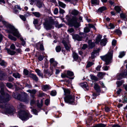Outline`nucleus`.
Here are the masks:
<instances>
[{
	"label": "nucleus",
	"mask_w": 127,
	"mask_h": 127,
	"mask_svg": "<svg viewBox=\"0 0 127 127\" xmlns=\"http://www.w3.org/2000/svg\"><path fill=\"white\" fill-rule=\"evenodd\" d=\"M4 86L3 83H1L0 84V93L1 95L0 96V103H2L3 102L9 101L11 98L9 95L7 94H4ZM0 107L2 108L6 113L11 114L14 111L13 109L9 107L7 104H6L3 106L0 105Z\"/></svg>",
	"instance_id": "obj_1"
},
{
	"label": "nucleus",
	"mask_w": 127,
	"mask_h": 127,
	"mask_svg": "<svg viewBox=\"0 0 127 127\" xmlns=\"http://www.w3.org/2000/svg\"><path fill=\"white\" fill-rule=\"evenodd\" d=\"M13 96L15 98L26 103H27L29 102V95L26 93H24L21 95L18 93L14 94Z\"/></svg>",
	"instance_id": "obj_2"
},
{
	"label": "nucleus",
	"mask_w": 127,
	"mask_h": 127,
	"mask_svg": "<svg viewBox=\"0 0 127 127\" xmlns=\"http://www.w3.org/2000/svg\"><path fill=\"white\" fill-rule=\"evenodd\" d=\"M64 95L66 96L64 97V100L65 102L71 103L74 102V97L71 95H68L70 94V92L69 90L68 89L64 90Z\"/></svg>",
	"instance_id": "obj_3"
},
{
	"label": "nucleus",
	"mask_w": 127,
	"mask_h": 127,
	"mask_svg": "<svg viewBox=\"0 0 127 127\" xmlns=\"http://www.w3.org/2000/svg\"><path fill=\"white\" fill-rule=\"evenodd\" d=\"M113 53V51H111L105 55L101 57V59L105 62V64L106 65H108L111 63V60L112 58Z\"/></svg>",
	"instance_id": "obj_4"
},
{
	"label": "nucleus",
	"mask_w": 127,
	"mask_h": 127,
	"mask_svg": "<svg viewBox=\"0 0 127 127\" xmlns=\"http://www.w3.org/2000/svg\"><path fill=\"white\" fill-rule=\"evenodd\" d=\"M9 29L7 30V32L9 33H12L13 35L18 38L20 37L21 36L17 30L15 29L12 26H8Z\"/></svg>",
	"instance_id": "obj_5"
},
{
	"label": "nucleus",
	"mask_w": 127,
	"mask_h": 127,
	"mask_svg": "<svg viewBox=\"0 0 127 127\" xmlns=\"http://www.w3.org/2000/svg\"><path fill=\"white\" fill-rule=\"evenodd\" d=\"M77 18L75 16H73L71 19L67 20L68 24L70 26H73L78 28L79 26V24L77 22Z\"/></svg>",
	"instance_id": "obj_6"
},
{
	"label": "nucleus",
	"mask_w": 127,
	"mask_h": 127,
	"mask_svg": "<svg viewBox=\"0 0 127 127\" xmlns=\"http://www.w3.org/2000/svg\"><path fill=\"white\" fill-rule=\"evenodd\" d=\"M54 23V21L52 19L45 20L43 24L45 28L47 30H49L52 27Z\"/></svg>",
	"instance_id": "obj_7"
},
{
	"label": "nucleus",
	"mask_w": 127,
	"mask_h": 127,
	"mask_svg": "<svg viewBox=\"0 0 127 127\" xmlns=\"http://www.w3.org/2000/svg\"><path fill=\"white\" fill-rule=\"evenodd\" d=\"M29 114L24 111H22L19 113V118L23 120H25L28 118Z\"/></svg>",
	"instance_id": "obj_8"
},
{
	"label": "nucleus",
	"mask_w": 127,
	"mask_h": 127,
	"mask_svg": "<svg viewBox=\"0 0 127 127\" xmlns=\"http://www.w3.org/2000/svg\"><path fill=\"white\" fill-rule=\"evenodd\" d=\"M62 43L64 44L66 49L67 50H69L71 46L70 44H69V41L67 40L66 41L65 40H64L62 41Z\"/></svg>",
	"instance_id": "obj_9"
},
{
	"label": "nucleus",
	"mask_w": 127,
	"mask_h": 127,
	"mask_svg": "<svg viewBox=\"0 0 127 127\" xmlns=\"http://www.w3.org/2000/svg\"><path fill=\"white\" fill-rule=\"evenodd\" d=\"M62 43L64 44L66 49L67 50H69L71 46L70 44H69V41L67 40L66 41L65 40H64L62 41Z\"/></svg>",
	"instance_id": "obj_10"
},
{
	"label": "nucleus",
	"mask_w": 127,
	"mask_h": 127,
	"mask_svg": "<svg viewBox=\"0 0 127 127\" xmlns=\"http://www.w3.org/2000/svg\"><path fill=\"white\" fill-rule=\"evenodd\" d=\"M50 87L49 85H45L42 86L41 89L44 91H46L50 89Z\"/></svg>",
	"instance_id": "obj_11"
},
{
	"label": "nucleus",
	"mask_w": 127,
	"mask_h": 127,
	"mask_svg": "<svg viewBox=\"0 0 127 127\" xmlns=\"http://www.w3.org/2000/svg\"><path fill=\"white\" fill-rule=\"evenodd\" d=\"M100 50V49H98L97 50H95L92 52L91 54V58L93 59L95 57V55L97 53L99 52Z\"/></svg>",
	"instance_id": "obj_12"
},
{
	"label": "nucleus",
	"mask_w": 127,
	"mask_h": 127,
	"mask_svg": "<svg viewBox=\"0 0 127 127\" xmlns=\"http://www.w3.org/2000/svg\"><path fill=\"white\" fill-rule=\"evenodd\" d=\"M74 39H76L78 41H80L82 40V37L79 36L78 34H75L72 35Z\"/></svg>",
	"instance_id": "obj_13"
},
{
	"label": "nucleus",
	"mask_w": 127,
	"mask_h": 127,
	"mask_svg": "<svg viewBox=\"0 0 127 127\" xmlns=\"http://www.w3.org/2000/svg\"><path fill=\"white\" fill-rule=\"evenodd\" d=\"M30 76L36 81H38V77L36 75L33 74H31L30 75Z\"/></svg>",
	"instance_id": "obj_14"
},
{
	"label": "nucleus",
	"mask_w": 127,
	"mask_h": 127,
	"mask_svg": "<svg viewBox=\"0 0 127 127\" xmlns=\"http://www.w3.org/2000/svg\"><path fill=\"white\" fill-rule=\"evenodd\" d=\"M102 37V36L100 35H97L95 39V43L96 44H98L99 42H100V40Z\"/></svg>",
	"instance_id": "obj_15"
},
{
	"label": "nucleus",
	"mask_w": 127,
	"mask_h": 127,
	"mask_svg": "<svg viewBox=\"0 0 127 127\" xmlns=\"http://www.w3.org/2000/svg\"><path fill=\"white\" fill-rule=\"evenodd\" d=\"M81 86L83 88H85L86 90H88L89 88L88 86V85L87 83L86 82H84L81 84Z\"/></svg>",
	"instance_id": "obj_16"
},
{
	"label": "nucleus",
	"mask_w": 127,
	"mask_h": 127,
	"mask_svg": "<svg viewBox=\"0 0 127 127\" xmlns=\"http://www.w3.org/2000/svg\"><path fill=\"white\" fill-rule=\"evenodd\" d=\"M35 71L39 76L41 77L42 78H43V74L42 73H41V71L40 70L37 69L35 70Z\"/></svg>",
	"instance_id": "obj_17"
},
{
	"label": "nucleus",
	"mask_w": 127,
	"mask_h": 127,
	"mask_svg": "<svg viewBox=\"0 0 127 127\" xmlns=\"http://www.w3.org/2000/svg\"><path fill=\"white\" fill-rule=\"evenodd\" d=\"M127 73L125 74V73H122L117 76V78L118 79L120 80L123 78V77H124L126 76V74Z\"/></svg>",
	"instance_id": "obj_18"
},
{
	"label": "nucleus",
	"mask_w": 127,
	"mask_h": 127,
	"mask_svg": "<svg viewBox=\"0 0 127 127\" xmlns=\"http://www.w3.org/2000/svg\"><path fill=\"white\" fill-rule=\"evenodd\" d=\"M107 40L106 38L103 39L101 40L100 44L102 46H105L107 43Z\"/></svg>",
	"instance_id": "obj_19"
},
{
	"label": "nucleus",
	"mask_w": 127,
	"mask_h": 127,
	"mask_svg": "<svg viewBox=\"0 0 127 127\" xmlns=\"http://www.w3.org/2000/svg\"><path fill=\"white\" fill-rule=\"evenodd\" d=\"M94 88L97 92L98 93L100 92V87L98 84H95Z\"/></svg>",
	"instance_id": "obj_20"
},
{
	"label": "nucleus",
	"mask_w": 127,
	"mask_h": 127,
	"mask_svg": "<svg viewBox=\"0 0 127 127\" xmlns=\"http://www.w3.org/2000/svg\"><path fill=\"white\" fill-rule=\"evenodd\" d=\"M6 50L7 51V53L9 54L12 55H14L16 53L15 51L13 50H11L10 49H6Z\"/></svg>",
	"instance_id": "obj_21"
},
{
	"label": "nucleus",
	"mask_w": 127,
	"mask_h": 127,
	"mask_svg": "<svg viewBox=\"0 0 127 127\" xmlns=\"http://www.w3.org/2000/svg\"><path fill=\"white\" fill-rule=\"evenodd\" d=\"M106 125L103 124L99 123L96 124L92 127H105Z\"/></svg>",
	"instance_id": "obj_22"
},
{
	"label": "nucleus",
	"mask_w": 127,
	"mask_h": 127,
	"mask_svg": "<svg viewBox=\"0 0 127 127\" xmlns=\"http://www.w3.org/2000/svg\"><path fill=\"white\" fill-rule=\"evenodd\" d=\"M2 23L7 28V29L6 30L7 31V30H8L9 29V27H8V26H12L11 25L9 24L7 22H6L5 21H2Z\"/></svg>",
	"instance_id": "obj_23"
},
{
	"label": "nucleus",
	"mask_w": 127,
	"mask_h": 127,
	"mask_svg": "<svg viewBox=\"0 0 127 127\" xmlns=\"http://www.w3.org/2000/svg\"><path fill=\"white\" fill-rule=\"evenodd\" d=\"M27 92L30 93L31 94L35 95L36 93V91L35 89L29 90L27 91Z\"/></svg>",
	"instance_id": "obj_24"
},
{
	"label": "nucleus",
	"mask_w": 127,
	"mask_h": 127,
	"mask_svg": "<svg viewBox=\"0 0 127 127\" xmlns=\"http://www.w3.org/2000/svg\"><path fill=\"white\" fill-rule=\"evenodd\" d=\"M79 13V12L76 10L74 9L72 10L71 13L73 15H77Z\"/></svg>",
	"instance_id": "obj_25"
},
{
	"label": "nucleus",
	"mask_w": 127,
	"mask_h": 127,
	"mask_svg": "<svg viewBox=\"0 0 127 127\" xmlns=\"http://www.w3.org/2000/svg\"><path fill=\"white\" fill-rule=\"evenodd\" d=\"M50 62L51 64L53 65L54 66H56L57 64V62L54 61V59L53 58L50 59Z\"/></svg>",
	"instance_id": "obj_26"
},
{
	"label": "nucleus",
	"mask_w": 127,
	"mask_h": 127,
	"mask_svg": "<svg viewBox=\"0 0 127 127\" xmlns=\"http://www.w3.org/2000/svg\"><path fill=\"white\" fill-rule=\"evenodd\" d=\"M88 43L89 46L91 48H93L95 46L94 43L92 42L91 40H89V41Z\"/></svg>",
	"instance_id": "obj_27"
},
{
	"label": "nucleus",
	"mask_w": 127,
	"mask_h": 127,
	"mask_svg": "<svg viewBox=\"0 0 127 127\" xmlns=\"http://www.w3.org/2000/svg\"><path fill=\"white\" fill-rule=\"evenodd\" d=\"M32 14L34 16L37 18H39L41 16V14L40 13L38 12H33L32 13Z\"/></svg>",
	"instance_id": "obj_28"
},
{
	"label": "nucleus",
	"mask_w": 127,
	"mask_h": 127,
	"mask_svg": "<svg viewBox=\"0 0 127 127\" xmlns=\"http://www.w3.org/2000/svg\"><path fill=\"white\" fill-rule=\"evenodd\" d=\"M7 77V75L5 74H0V80H2L5 79Z\"/></svg>",
	"instance_id": "obj_29"
},
{
	"label": "nucleus",
	"mask_w": 127,
	"mask_h": 127,
	"mask_svg": "<svg viewBox=\"0 0 127 127\" xmlns=\"http://www.w3.org/2000/svg\"><path fill=\"white\" fill-rule=\"evenodd\" d=\"M58 4L60 6L63 8H64L66 6L65 4L60 1H58Z\"/></svg>",
	"instance_id": "obj_30"
},
{
	"label": "nucleus",
	"mask_w": 127,
	"mask_h": 127,
	"mask_svg": "<svg viewBox=\"0 0 127 127\" xmlns=\"http://www.w3.org/2000/svg\"><path fill=\"white\" fill-rule=\"evenodd\" d=\"M91 79L95 81H96L98 79L95 76L92 74H91L90 75Z\"/></svg>",
	"instance_id": "obj_31"
},
{
	"label": "nucleus",
	"mask_w": 127,
	"mask_h": 127,
	"mask_svg": "<svg viewBox=\"0 0 127 127\" xmlns=\"http://www.w3.org/2000/svg\"><path fill=\"white\" fill-rule=\"evenodd\" d=\"M8 37L9 39H10L12 40L15 41L17 40V39L16 38L10 34L8 35Z\"/></svg>",
	"instance_id": "obj_32"
},
{
	"label": "nucleus",
	"mask_w": 127,
	"mask_h": 127,
	"mask_svg": "<svg viewBox=\"0 0 127 127\" xmlns=\"http://www.w3.org/2000/svg\"><path fill=\"white\" fill-rule=\"evenodd\" d=\"M13 76L15 78H20V75L18 73H13Z\"/></svg>",
	"instance_id": "obj_33"
},
{
	"label": "nucleus",
	"mask_w": 127,
	"mask_h": 127,
	"mask_svg": "<svg viewBox=\"0 0 127 127\" xmlns=\"http://www.w3.org/2000/svg\"><path fill=\"white\" fill-rule=\"evenodd\" d=\"M106 9V7L104 6L99 8L98 9V11L99 12H102Z\"/></svg>",
	"instance_id": "obj_34"
},
{
	"label": "nucleus",
	"mask_w": 127,
	"mask_h": 127,
	"mask_svg": "<svg viewBox=\"0 0 127 127\" xmlns=\"http://www.w3.org/2000/svg\"><path fill=\"white\" fill-rule=\"evenodd\" d=\"M73 58L75 60H77L78 58V55L75 52L73 53Z\"/></svg>",
	"instance_id": "obj_35"
},
{
	"label": "nucleus",
	"mask_w": 127,
	"mask_h": 127,
	"mask_svg": "<svg viewBox=\"0 0 127 127\" xmlns=\"http://www.w3.org/2000/svg\"><path fill=\"white\" fill-rule=\"evenodd\" d=\"M50 74L47 70H45V71L44 76L46 78L49 77L50 76Z\"/></svg>",
	"instance_id": "obj_36"
},
{
	"label": "nucleus",
	"mask_w": 127,
	"mask_h": 127,
	"mask_svg": "<svg viewBox=\"0 0 127 127\" xmlns=\"http://www.w3.org/2000/svg\"><path fill=\"white\" fill-rule=\"evenodd\" d=\"M104 75L103 73L100 72H99L97 76L98 77L100 78H102L103 76Z\"/></svg>",
	"instance_id": "obj_37"
},
{
	"label": "nucleus",
	"mask_w": 127,
	"mask_h": 127,
	"mask_svg": "<svg viewBox=\"0 0 127 127\" xmlns=\"http://www.w3.org/2000/svg\"><path fill=\"white\" fill-rule=\"evenodd\" d=\"M61 48L60 46H57L56 48V50L57 52H59L61 50Z\"/></svg>",
	"instance_id": "obj_38"
},
{
	"label": "nucleus",
	"mask_w": 127,
	"mask_h": 127,
	"mask_svg": "<svg viewBox=\"0 0 127 127\" xmlns=\"http://www.w3.org/2000/svg\"><path fill=\"white\" fill-rule=\"evenodd\" d=\"M67 75L69 76H71L73 75V73L72 72L69 71H67Z\"/></svg>",
	"instance_id": "obj_39"
},
{
	"label": "nucleus",
	"mask_w": 127,
	"mask_h": 127,
	"mask_svg": "<svg viewBox=\"0 0 127 127\" xmlns=\"http://www.w3.org/2000/svg\"><path fill=\"white\" fill-rule=\"evenodd\" d=\"M114 9L117 12H119L121 10V9L118 6H115Z\"/></svg>",
	"instance_id": "obj_40"
},
{
	"label": "nucleus",
	"mask_w": 127,
	"mask_h": 127,
	"mask_svg": "<svg viewBox=\"0 0 127 127\" xmlns=\"http://www.w3.org/2000/svg\"><path fill=\"white\" fill-rule=\"evenodd\" d=\"M18 108L20 109L21 108H25V106L24 105L20 103L19 105L18 106Z\"/></svg>",
	"instance_id": "obj_41"
},
{
	"label": "nucleus",
	"mask_w": 127,
	"mask_h": 127,
	"mask_svg": "<svg viewBox=\"0 0 127 127\" xmlns=\"http://www.w3.org/2000/svg\"><path fill=\"white\" fill-rule=\"evenodd\" d=\"M90 31V29L87 27L85 28L84 29V32H85L87 33L89 32Z\"/></svg>",
	"instance_id": "obj_42"
},
{
	"label": "nucleus",
	"mask_w": 127,
	"mask_h": 127,
	"mask_svg": "<svg viewBox=\"0 0 127 127\" xmlns=\"http://www.w3.org/2000/svg\"><path fill=\"white\" fill-rule=\"evenodd\" d=\"M125 53L124 52H122L120 53L119 57L120 58H122L125 55Z\"/></svg>",
	"instance_id": "obj_43"
},
{
	"label": "nucleus",
	"mask_w": 127,
	"mask_h": 127,
	"mask_svg": "<svg viewBox=\"0 0 127 127\" xmlns=\"http://www.w3.org/2000/svg\"><path fill=\"white\" fill-rule=\"evenodd\" d=\"M19 16L20 18L23 20V21H26V19L25 16L22 15H20Z\"/></svg>",
	"instance_id": "obj_44"
},
{
	"label": "nucleus",
	"mask_w": 127,
	"mask_h": 127,
	"mask_svg": "<svg viewBox=\"0 0 127 127\" xmlns=\"http://www.w3.org/2000/svg\"><path fill=\"white\" fill-rule=\"evenodd\" d=\"M37 6L39 8L41 7L42 6V3L40 1H37Z\"/></svg>",
	"instance_id": "obj_45"
},
{
	"label": "nucleus",
	"mask_w": 127,
	"mask_h": 127,
	"mask_svg": "<svg viewBox=\"0 0 127 127\" xmlns=\"http://www.w3.org/2000/svg\"><path fill=\"white\" fill-rule=\"evenodd\" d=\"M94 64V63L92 62H88L86 66L87 67H90L91 66L93 65Z\"/></svg>",
	"instance_id": "obj_46"
},
{
	"label": "nucleus",
	"mask_w": 127,
	"mask_h": 127,
	"mask_svg": "<svg viewBox=\"0 0 127 127\" xmlns=\"http://www.w3.org/2000/svg\"><path fill=\"white\" fill-rule=\"evenodd\" d=\"M115 32L119 35H121L122 34V32L119 30H117L115 31Z\"/></svg>",
	"instance_id": "obj_47"
},
{
	"label": "nucleus",
	"mask_w": 127,
	"mask_h": 127,
	"mask_svg": "<svg viewBox=\"0 0 127 127\" xmlns=\"http://www.w3.org/2000/svg\"><path fill=\"white\" fill-rule=\"evenodd\" d=\"M122 83L123 82L122 81H118L116 83L117 86L118 87H120L122 84Z\"/></svg>",
	"instance_id": "obj_48"
},
{
	"label": "nucleus",
	"mask_w": 127,
	"mask_h": 127,
	"mask_svg": "<svg viewBox=\"0 0 127 127\" xmlns=\"http://www.w3.org/2000/svg\"><path fill=\"white\" fill-rule=\"evenodd\" d=\"M91 1L92 4H98L97 0H91Z\"/></svg>",
	"instance_id": "obj_49"
},
{
	"label": "nucleus",
	"mask_w": 127,
	"mask_h": 127,
	"mask_svg": "<svg viewBox=\"0 0 127 127\" xmlns=\"http://www.w3.org/2000/svg\"><path fill=\"white\" fill-rule=\"evenodd\" d=\"M50 94L52 96H54L56 95V92L55 91H53L51 92Z\"/></svg>",
	"instance_id": "obj_50"
},
{
	"label": "nucleus",
	"mask_w": 127,
	"mask_h": 127,
	"mask_svg": "<svg viewBox=\"0 0 127 127\" xmlns=\"http://www.w3.org/2000/svg\"><path fill=\"white\" fill-rule=\"evenodd\" d=\"M120 17L121 18H122L123 19H125L126 17V15L123 13L120 14Z\"/></svg>",
	"instance_id": "obj_51"
},
{
	"label": "nucleus",
	"mask_w": 127,
	"mask_h": 127,
	"mask_svg": "<svg viewBox=\"0 0 127 127\" xmlns=\"http://www.w3.org/2000/svg\"><path fill=\"white\" fill-rule=\"evenodd\" d=\"M38 23V21L37 19H34V20L33 21V23L35 26V25L37 24Z\"/></svg>",
	"instance_id": "obj_52"
},
{
	"label": "nucleus",
	"mask_w": 127,
	"mask_h": 127,
	"mask_svg": "<svg viewBox=\"0 0 127 127\" xmlns=\"http://www.w3.org/2000/svg\"><path fill=\"white\" fill-rule=\"evenodd\" d=\"M39 94L38 95L39 96L42 97L45 95V94L44 93L41 91L39 92Z\"/></svg>",
	"instance_id": "obj_53"
},
{
	"label": "nucleus",
	"mask_w": 127,
	"mask_h": 127,
	"mask_svg": "<svg viewBox=\"0 0 127 127\" xmlns=\"http://www.w3.org/2000/svg\"><path fill=\"white\" fill-rule=\"evenodd\" d=\"M109 26L110 27L109 28V29H114L115 27L114 25L111 23H110L109 25Z\"/></svg>",
	"instance_id": "obj_54"
},
{
	"label": "nucleus",
	"mask_w": 127,
	"mask_h": 127,
	"mask_svg": "<svg viewBox=\"0 0 127 127\" xmlns=\"http://www.w3.org/2000/svg\"><path fill=\"white\" fill-rule=\"evenodd\" d=\"M61 76L63 78H64L66 77L69 78L67 76V74H66L65 73L62 74L61 75Z\"/></svg>",
	"instance_id": "obj_55"
},
{
	"label": "nucleus",
	"mask_w": 127,
	"mask_h": 127,
	"mask_svg": "<svg viewBox=\"0 0 127 127\" xmlns=\"http://www.w3.org/2000/svg\"><path fill=\"white\" fill-rule=\"evenodd\" d=\"M24 73L25 75H27L28 74L29 71H28L26 69H24Z\"/></svg>",
	"instance_id": "obj_56"
},
{
	"label": "nucleus",
	"mask_w": 127,
	"mask_h": 127,
	"mask_svg": "<svg viewBox=\"0 0 127 127\" xmlns=\"http://www.w3.org/2000/svg\"><path fill=\"white\" fill-rule=\"evenodd\" d=\"M67 31L70 33H72L74 31V29L72 28H71L68 29Z\"/></svg>",
	"instance_id": "obj_57"
},
{
	"label": "nucleus",
	"mask_w": 127,
	"mask_h": 127,
	"mask_svg": "<svg viewBox=\"0 0 127 127\" xmlns=\"http://www.w3.org/2000/svg\"><path fill=\"white\" fill-rule=\"evenodd\" d=\"M43 56L40 55L38 58V59L39 61H41L43 59Z\"/></svg>",
	"instance_id": "obj_58"
},
{
	"label": "nucleus",
	"mask_w": 127,
	"mask_h": 127,
	"mask_svg": "<svg viewBox=\"0 0 127 127\" xmlns=\"http://www.w3.org/2000/svg\"><path fill=\"white\" fill-rule=\"evenodd\" d=\"M10 48H11L12 50H14L15 49V47L14 45L13 44H12L10 46Z\"/></svg>",
	"instance_id": "obj_59"
},
{
	"label": "nucleus",
	"mask_w": 127,
	"mask_h": 127,
	"mask_svg": "<svg viewBox=\"0 0 127 127\" xmlns=\"http://www.w3.org/2000/svg\"><path fill=\"white\" fill-rule=\"evenodd\" d=\"M58 12V8H55L54 11V13L55 14H57Z\"/></svg>",
	"instance_id": "obj_60"
},
{
	"label": "nucleus",
	"mask_w": 127,
	"mask_h": 127,
	"mask_svg": "<svg viewBox=\"0 0 127 127\" xmlns=\"http://www.w3.org/2000/svg\"><path fill=\"white\" fill-rule=\"evenodd\" d=\"M32 111L33 112V113L35 115H37V110L35 109H32Z\"/></svg>",
	"instance_id": "obj_61"
},
{
	"label": "nucleus",
	"mask_w": 127,
	"mask_h": 127,
	"mask_svg": "<svg viewBox=\"0 0 127 127\" xmlns=\"http://www.w3.org/2000/svg\"><path fill=\"white\" fill-rule=\"evenodd\" d=\"M7 86L9 88H11L12 87V85L10 83H7L6 84Z\"/></svg>",
	"instance_id": "obj_62"
},
{
	"label": "nucleus",
	"mask_w": 127,
	"mask_h": 127,
	"mask_svg": "<svg viewBox=\"0 0 127 127\" xmlns=\"http://www.w3.org/2000/svg\"><path fill=\"white\" fill-rule=\"evenodd\" d=\"M65 12L62 9H60L59 13H61L63 14Z\"/></svg>",
	"instance_id": "obj_63"
},
{
	"label": "nucleus",
	"mask_w": 127,
	"mask_h": 127,
	"mask_svg": "<svg viewBox=\"0 0 127 127\" xmlns=\"http://www.w3.org/2000/svg\"><path fill=\"white\" fill-rule=\"evenodd\" d=\"M111 127H121V126L118 124H115L112 125Z\"/></svg>",
	"instance_id": "obj_64"
}]
</instances>
